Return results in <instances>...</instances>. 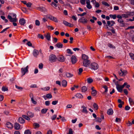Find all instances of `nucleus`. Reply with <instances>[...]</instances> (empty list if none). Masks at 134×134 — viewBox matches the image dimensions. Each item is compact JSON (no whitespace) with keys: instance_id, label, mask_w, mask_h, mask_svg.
Listing matches in <instances>:
<instances>
[{"instance_id":"obj_55","label":"nucleus","mask_w":134,"mask_h":134,"mask_svg":"<svg viewBox=\"0 0 134 134\" xmlns=\"http://www.w3.org/2000/svg\"><path fill=\"white\" fill-rule=\"evenodd\" d=\"M50 104V101H47L45 102V104L46 106L49 105Z\"/></svg>"},{"instance_id":"obj_61","label":"nucleus","mask_w":134,"mask_h":134,"mask_svg":"<svg viewBox=\"0 0 134 134\" xmlns=\"http://www.w3.org/2000/svg\"><path fill=\"white\" fill-rule=\"evenodd\" d=\"M4 98V96L2 95H0V101H1L3 100Z\"/></svg>"},{"instance_id":"obj_19","label":"nucleus","mask_w":134,"mask_h":134,"mask_svg":"<svg viewBox=\"0 0 134 134\" xmlns=\"http://www.w3.org/2000/svg\"><path fill=\"white\" fill-rule=\"evenodd\" d=\"M20 125L18 123L15 122L14 125V129L16 130H18L20 128Z\"/></svg>"},{"instance_id":"obj_40","label":"nucleus","mask_w":134,"mask_h":134,"mask_svg":"<svg viewBox=\"0 0 134 134\" xmlns=\"http://www.w3.org/2000/svg\"><path fill=\"white\" fill-rule=\"evenodd\" d=\"M46 96V97L48 98H52V95L49 93L47 94Z\"/></svg>"},{"instance_id":"obj_58","label":"nucleus","mask_w":134,"mask_h":134,"mask_svg":"<svg viewBox=\"0 0 134 134\" xmlns=\"http://www.w3.org/2000/svg\"><path fill=\"white\" fill-rule=\"evenodd\" d=\"M26 44L29 47H31L32 46V44L30 41H28L27 43Z\"/></svg>"},{"instance_id":"obj_41","label":"nucleus","mask_w":134,"mask_h":134,"mask_svg":"<svg viewBox=\"0 0 134 134\" xmlns=\"http://www.w3.org/2000/svg\"><path fill=\"white\" fill-rule=\"evenodd\" d=\"M35 24L36 26H39L40 24V23L38 20H35Z\"/></svg>"},{"instance_id":"obj_56","label":"nucleus","mask_w":134,"mask_h":134,"mask_svg":"<svg viewBox=\"0 0 134 134\" xmlns=\"http://www.w3.org/2000/svg\"><path fill=\"white\" fill-rule=\"evenodd\" d=\"M127 124L128 126H130L132 125V122H131L130 121H128L127 123Z\"/></svg>"},{"instance_id":"obj_59","label":"nucleus","mask_w":134,"mask_h":134,"mask_svg":"<svg viewBox=\"0 0 134 134\" xmlns=\"http://www.w3.org/2000/svg\"><path fill=\"white\" fill-rule=\"evenodd\" d=\"M86 12H84L81 14H78L79 16H82L85 15L86 14Z\"/></svg>"},{"instance_id":"obj_13","label":"nucleus","mask_w":134,"mask_h":134,"mask_svg":"<svg viewBox=\"0 0 134 134\" xmlns=\"http://www.w3.org/2000/svg\"><path fill=\"white\" fill-rule=\"evenodd\" d=\"M86 3L87 4L86 6L88 9H90L92 8V6L90 4V0H86Z\"/></svg>"},{"instance_id":"obj_43","label":"nucleus","mask_w":134,"mask_h":134,"mask_svg":"<svg viewBox=\"0 0 134 134\" xmlns=\"http://www.w3.org/2000/svg\"><path fill=\"white\" fill-rule=\"evenodd\" d=\"M102 4L107 7H109V5L107 2H102Z\"/></svg>"},{"instance_id":"obj_35","label":"nucleus","mask_w":134,"mask_h":134,"mask_svg":"<svg viewBox=\"0 0 134 134\" xmlns=\"http://www.w3.org/2000/svg\"><path fill=\"white\" fill-rule=\"evenodd\" d=\"M50 88L49 87H47L41 88V89L42 90L44 91H48L50 89Z\"/></svg>"},{"instance_id":"obj_36","label":"nucleus","mask_w":134,"mask_h":134,"mask_svg":"<svg viewBox=\"0 0 134 134\" xmlns=\"http://www.w3.org/2000/svg\"><path fill=\"white\" fill-rule=\"evenodd\" d=\"M92 18L93 19H91L90 20V21L91 22L93 23L94 22V20H96L97 19L96 17L93 16H92Z\"/></svg>"},{"instance_id":"obj_49","label":"nucleus","mask_w":134,"mask_h":134,"mask_svg":"<svg viewBox=\"0 0 134 134\" xmlns=\"http://www.w3.org/2000/svg\"><path fill=\"white\" fill-rule=\"evenodd\" d=\"M129 55L132 59H134V54L132 53H130L129 54Z\"/></svg>"},{"instance_id":"obj_32","label":"nucleus","mask_w":134,"mask_h":134,"mask_svg":"<svg viewBox=\"0 0 134 134\" xmlns=\"http://www.w3.org/2000/svg\"><path fill=\"white\" fill-rule=\"evenodd\" d=\"M93 106L96 110H97L98 108V105L96 103H94L93 105Z\"/></svg>"},{"instance_id":"obj_44","label":"nucleus","mask_w":134,"mask_h":134,"mask_svg":"<svg viewBox=\"0 0 134 134\" xmlns=\"http://www.w3.org/2000/svg\"><path fill=\"white\" fill-rule=\"evenodd\" d=\"M31 102L33 104L35 105H36L37 104V103L36 101L34 100V98L31 99Z\"/></svg>"},{"instance_id":"obj_52","label":"nucleus","mask_w":134,"mask_h":134,"mask_svg":"<svg viewBox=\"0 0 134 134\" xmlns=\"http://www.w3.org/2000/svg\"><path fill=\"white\" fill-rule=\"evenodd\" d=\"M129 16H132L134 15V12H131L129 13L128 14Z\"/></svg>"},{"instance_id":"obj_1","label":"nucleus","mask_w":134,"mask_h":134,"mask_svg":"<svg viewBox=\"0 0 134 134\" xmlns=\"http://www.w3.org/2000/svg\"><path fill=\"white\" fill-rule=\"evenodd\" d=\"M10 14L11 15H8V18L11 22H13V24L14 26H16L17 24L15 23L17 21L16 14L14 13H11Z\"/></svg>"},{"instance_id":"obj_10","label":"nucleus","mask_w":134,"mask_h":134,"mask_svg":"<svg viewBox=\"0 0 134 134\" xmlns=\"http://www.w3.org/2000/svg\"><path fill=\"white\" fill-rule=\"evenodd\" d=\"M39 52L38 50L36 49H34L33 50L32 52V54L33 56L36 58H37V56L39 54Z\"/></svg>"},{"instance_id":"obj_6","label":"nucleus","mask_w":134,"mask_h":134,"mask_svg":"<svg viewBox=\"0 0 134 134\" xmlns=\"http://www.w3.org/2000/svg\"><path fill=\"white\" fill-rule=\"evenodd\" d=\"M83 66L85 67H88L90 65L91 63L90 60L88 59L84 61H82Z\"/></svg>"},{"instance_id":"obj_33","label":"nucleus","mask_w":134,"mask_h":134,"mask_svg":"<svg viewBox=\"0 0 134 134\" xmlns=\"http://www.w3.org/2000/svg\"><path fill=\"white\" fill-rule=\"evenodd\" d=\"M107 45L108 47L110 48H111L112 49H115V47L111 43H108Z\"/></svg>"},{"instance_id":"obj_3","label":"nucleus","mask_w":134,"mask_h":134,"mask_svg":"<svg viewBox=\"0 0 134 134\" xmlns=\"http://www.w3.org/2000/svg\"><path fill=\"white\" fill-rule=\"evenodd\" d=\"M57 60V57L54 54H52L50 55L49 60L51 63H53L56 61Z\"/></svg>"},{"instance_id":"obj_28","label":"nucleus","mask_w":134,"mask_h":134,"mask_svg":"<svg viewBox=\"0 0 134 134\" xmlns=\"http://www.w3.org/2000/svg\"><path fill=\"white\" fill-rule=\"evenodd\" d=\"M19 122L21 124H23L25 122L24 119L22 118H19L18 119Z\"/></svg>"},{"instance_id":"obj_46","label":"nucleus","mask_w":134,"mask_h":134,"mask_svg":"<svg viewBox=\"0 0 134 134\" xmlns=\"http://www.w3.org/2000/svg\"><path fill=\"white\" fill-rule=\"evenodd\" d=\"M25 134H31L30 131L29 130H26L24 132Z\"/></svg>"},{"instance_id":"obj_42","label":"nucleus","mask_w":134,"mask_h":134,"mask_svg":"<svg viewBox=\"0 0 134 134\" xmlns=\"http://www.w3.org/2000/svg\"><path fill=\"white\" fill-rule=\"evenodd\" d=\"M122 18H127L129 17L128 14H122Z\"/></svg>"},{"instance_id":"obj_8","label":"nucleus","mask_w":134,"mask_h":134,"mask_svg":"<svg viewBox=\"0 0 134 134\" xmlns=\"http://www.w3.org/2000/svg\"><path fill=\"white\" fill-rule=\"evenodd\" d=\"M28 66H27L25 68H22L21 69V72L23 74V76L25 75L26 72L28 71Z\"/></svg>"},{"instance_id":"obj_18","label":"nucleus","mask_w":134,"mask_h":134,"mask_svg":"<svg viewBox=\"0 0 134 134\" xmlns=\"http://www.w3.org/2000/svg\"><path fill=\"white\" fill-rule=\"evenodd\" d=\"M44 37L48 41H50L51 40V35L49 33H48L44 35Z\"/></svg>"},{"instance_id":"obj_38","label":"nucleus","mask_w":134,"mask_h":134,"mask_svg":"<svg viewBox=\"0 0 134 134\" xmlns=\"http://www.w3.org/2000/svg\"><path fill=\"white\" fill-rule=\"evenodd\" d=\"M92 95L93 96H95L97 93V91L96 90H93L92 91Z\"/></svg>"},{"instance_id":"obj_4","label":"nucleus","mask_w":134,"mask_h":134,"mask_svg":"<svg viewBox=\"0 0 134 134\" xmlns=\"http://www.w3.org/2000/svg\"><path fill=\"white\" fill-rule=\"evenodd\" d=\"M90 68L94 70H96L98 68V64L95 63H92L90 65Z\"/></svg>"},{"instance_id":"obj_24","label":"nucleus","mask_w":134,"mask_h":134,"mask_svg":"<svg viewBox=\"0 0 134 134\" xmlns=\"http://www.w3.org/2000/svg\"><path fill=\"white\" fill-rule=\"evenodd\" d=\"M56 46L58 48H61L63 47V44L61 43H58L56 44Z\"/></svg>"},{"instance_id":"obj_60","label":"nucleus","mask_w":134,"mask_h":134,"mask_svg":"<svg viewBox=\"0 0 134 134\" xmlns=\"http://www.w3.org/2000/svg\"><path fill=\"white\" fill-rule=\"evenodd\" d=\"M32 4L31 3L29 2L26 4V5L28 7H31Z\"/></svg>"},{"instance_id":"obj_16","label":"nucleus","mask_w":134,"mask_h":134,"mask_svg":"<svg viewBox=\"0 0 134 134\" xmlns=\"http://www.w3.org/2000/svg\"><path fill=\"white\" fill-rule=\"evenodd\" d=\"M19 23L21 25H24L26 23L25 20L23 18L19 20Z\"/></svg>"},{"instance_id":"obj_31","label":"nucleus","mask_w":134,"mask_h":134,"mask_svg":"<svg viewBox=\"0 0 134 134\" xmlns=\"http://www.w3.org/2000/svg\"><path fill=\"white\" fill-rule=\"evenodd\" d=\"M22 117L23 118L28 121H30V118L27 115L26 116L25 115H22Z\"/></svg>"},{"instance_id":"obj_51","label":"nucleus","mask_w":134,"mask_h":134,"mask_svg":"<svg viewBox=\"0 0 134 134\" xmlns=\"http://www.w3.org/2000/svg\"><path fill=\"white\" fill-rule=\"evenodd\" d=\"M58 100L53 101L52 102V104L53 105H55L58 103Z\"/></svg>"},{"instance_id":"obj_62","label":"nucleus","mask_w":134,"mask_h":134,"mask_svg":"<svg viewBox=\"0 0 134 134\" xmlns=\"http://www.w3.org/2000/svg\"><path fill=\"white\" fill-rule=\"evenodd\" d=\"M116 17L119 19H122V15H118L116 16Z\"/></svg>"},{"instance_id":"obj_64","label":"nucleus","mask_w":134,"mask_h":134,"mask_svg":"<svg viewBox=\"0 0 134 134\" xmlns=\"http://www.w3.org/2000/svg\"><path fill=\"white\" fill-rule=\"evenodd\" d=\"M67 134H72V130L71 129H70L69 130V133Z\"/></svg>"},{"instance_id":"obj_39","label":"nucleus","mask_w":134,"mask_h":134,"mask_svg":"<svg viewBox=\"0 0 134 134\" xmlns=\"http://www.w3.org/2000/svg\"><path fill=\"white\" fill-rule=\"evenodd\" d=\"M109 16L111 18H112L114 19H115L116 17V16L115 14H110L109 15Z\"/></svg>"},{"instance_id":"obj_47","label":"nucleus","mask_w":134,"mask_h":134,"mask_svg":"<svg viewBox=\"0 0 134 134\" xmlns=\"http://www.w3.org/2000/svg\"><path fill=\"white\" fill-rule=\"evenodd\" d=\"M86 1L85 0H80V2L81 4L82 5H84L85 4V2Z\"/></svg>"},{"instance_id":"obj_7","label":"nucleus","mask_w":134,"mask_h":134,"mask_svg":"<svg viewBox=\"0 0 134 134\" xmlns=\"http://www.w3.org/2000/svg\"><path fill=\"white\" fill-rule=\"evenodd\" d=\"M79 21L80 23L84 24L87 23L88 22V20L84 17H82L79 20Z\"/></svg>"},{"instance_id":"obj_14","label":"nucleus","mask_w":134,"mask_h":134,"mask_svg":"<svg viewBox=\"0 0 134 134\" xmlns=\"http://www.w3.org/2000/svg\"><path fill=\"white\" fill-rule=\"evenodd\" d=\"M6 127L9 129H12L13 126V124L9 122H7L6 123Z\"/></svg>"},{"instance_id":"obj_25","label":"nucleus","mask_w":134,"mask_h":134,"mask_svg":"<svg viewBox=\"0 0 134 134\" xmlns=\"http://www.w3.org/2000/svg\"><path fill=\"white\" fill-rule=\"evenodd\" d=\"M113 113V111L112 109H110L108 110L107 111V113L108 115H111Z\"/></svg>"},{"instance_id":"obj_11","label":"nucleus","mask_w":134,"mask_h":134,"mask_svg":"<svg viewBox=\"0 0 134 134\" xmlns=\"http://www.w3.org/2000/svg\"><path fill=\"white\" fill-rule=\"evenodd\" d=\"M48 18L50 20H52L56 23H58V20L57 18L52 15H50L48 17Z\"/></svg>"},{"instance_id":"obj_26","label":"nucleus","mask_w":134,"mask_h":134,"mask_svg":"<svg viewBox=\"0 0 134 134\" xmlns=\"http://www.w3.org/2000/svg\"><path fill=\"white\" fill-rule=\"evenodd\" d=\"M62 84L63 87H65L67 86V82L66 80H64L62 82Z\"/></svg>"},{"instance_id":"obj_54","label":"nucleus","mask_w":134,"mask_h":134,"mask_svg":"<svg viewBox=\"0 0 134 134\" xmlns=\"http://www.w3.org/2000/svg\"><path fill=\"white\" fill-rule=\"evenodd\" d=\"M57 115H54L51 118V119L52 120H54L56 118Z\"/></svg>"},{"instance_id":"obj_15","label":"nucleus","mask_w":134,"mask_h":134,"mask_svg":"<svg viewBox=\"0 0 134 134\" xmlns=\"http://www.w3.org/2000/svg\"><path fill=\"white\" fill-rule=\"evenodd\" d=\"M63 23L65 25L67 26H69L70 27H72L73 26L72 24L70 23L65 20L63 21Z\"/></svg>"},{"instance_id":"obj_34","label":"nucleus","mask_w":134,"mask_h":134,"mask_svg":"<svg viewBox=\"0 0 134 134\" xmlns=\"http://www.w3.org/2000/svg\"><path fill=\"white\" fill-rule=\"evenodd\" d=\"M66 51V53L68 54H72L73 53V52L69 49H67Z\"/></svg>"},{"instance_id":"obj_12","label":"nucleus","mask_w":134,"mask_h":134,"mask_svg":"<svg viewBox=\"0 0 134 134\" xmlns=\"http://www.w3.org/2000/svg\"><path fill=\"white\" fill-rule=\"evenodd\" d=\"M81 58L82 61H84L89 59L88 56L85 54H82Z\"/></svg>"},{"instance_id":"obj_45","label":"nucleus","mask_w":134,"mask_h":134,"mask_svg":"<svg viewBox=\"0 0 134 134\" xmlns=\"http://www.w3.org/2000/svg\"><path fill=\"white\" fill-rule=\"evenodd\" d=\"M87 82L89 83H91L92 82L93 80L92 79L88 78L87 79Z\"/></svg>"},{"instance_id":"obj_20","label":"nucleus","mask_w":134,"mask_h":134,"mask_svg":"<svg viewBox=\"0 0 134 134\" xmlns=\"http://www.w3.org/2000/svg\"><path fill=\"white\" fill-rule=\"evenodd\" d=\"M27 115L30 118H32L34 116V113L31 111L27 112Z\"/></svg>"},{"instance_id":"obj_23","label":"nucleus","mask_w":134,"mask_h":134,"mask_svg":"<svg viewBox=\"0 0 134 134\" xmlns=\"http://www.w3.org/2000/svg\"><path fill=\"white\" fill-rule=\"evenodd\" d=\"M75 96L76 97L79 99L82 98H83V96L82 95L79 93L76 94L75 95Z\"/></svg>"},{"instance_id":"obj_27","label":"nucleus","mask_w":134,"mask_h":134,"mask_svg":"<svg viewBox=\"0 0 134 134\" xmlns=\"http://www.w3.org/2000/svg\"><path fill=\"white\" fill-rule=\"evenodd\" d=\"M129 101L130 105H134V101L132 98H129Z\"/></svg>"},{"instance_id":"obj_63","label":"nucleus","mask_w":134,"mask_h":134,"mask_svg":"<svg viewBox=\"0 0 134 134\" xmlns=\"http://www.w3.org/2000/svg\"><path fill=\"white\" fill-rule=\"evenodd\" d=\"M118 22L120 23H123L124 22V20L122 19H118Z\"/></svg>"},{"instance_id":"obj_21","label":"nucleus","mask_w":134,"mask_h":134,"mask_svg":"<svg viewBox=\"0 0 134 134\" xmlns=\"http://www.w3.org/2000/svg\"><path fill=\"white\" fill-rule=\"evenodd\" d=\"M82 108H83L82 111L83 113H85L86 114L88 113V111L87 110L86 107H85L84 106H83L82 107Z\"/></svg>"},{"instance_id":"obj_37","label":"nucleus","mask_w":134,"mask_h":134,"mask_svg":"<svg viewBox=\"0 0 134 134\" xmlns=\"http://www.w3.org/2000/svg\"><path fill=\"white\" fill-rule=\"evenodd\" d=\"M48 109L46 108H43L42 109L41 112L42 114H45L47 111Z\"/></svg>"},{"instance_id":"obj_5","label":"nucleus","mask_w":134,"mask_h":134,"mask_svg":"<svg viewBox=\"0 0 134 134\" xmlns=\"http://www.w3.org/2000/svg\"><path fill=\"white\" fill-rule=\"evenodd\" d=\"M127 73V71L126 70H122V69H121L120 71H119V74L121 76H125Z\"/></svg>"},{"instance_id":"obj_30","label":"nucleus","mask_w":134,"mask_h":134,"mask_svg":"<svg viewBox=\"0 0 134 134\" xmlns=\"http://www.w3.org/2000/svg\"><path fill=\"white\" fill-rule=\"evenodd\" d=\"M87 90V88L86 86H83L81 88V91L83 92H85Z\"/></svg>"},{"instance_id":"obj_29","label":"nucleus","mask_w":134,"mask_h":134,"mask_svg":"<svg viewBox=\"0 0 134 134\" xmlns=\"http://www.w3.org/2000/svg\"><path fill=\"white\" fill-rule=\"evenodd\" d=\"M2 90L3 92L7 91L8 90V87L6 86H3L2 87Z\"/></svg>"},{"instance_id":"obj_50","label":"nucleus","mask_w":134,"mask_h":134,"mask_svg":"<svg viewBox=\"0 0 134 134\" xmlns=\"http://www.w3.org/2000/svg\"><path fill=\"white\" fill-rule=\"evenodd\" d=\"M47 28L51 30H53L54 29V28L52 26H47Z\"/></svg>"},{"instance_id":"obj_17","label":"nucleus","mask_w":134,"mask_h":134,"mask_svg":"<svg viewBox=\"0 0 134 134\" xmlns=\"http://www.w3.org/2000/svg\"><path fill=\"white\" fill-rule=\"evenodd\" d=\"M57 59L59 61L61 62H63L64 60V58L63 56L62 55H60L57 58Z\"/></svg>"},{"instance_id":"obj_9","label":"nucleus","mask_w":134,"mask_h":134,"mask_svg":"<svg viewBox=\"0 0 134 134\" xmlns=\"http://www.w3.org/2000/svg\"><path fill=\"white\" fill-rule=\"evenodd\" d=\"M77 60V58L75 56L72 55L71 58V61L73 64H75Z\"/></svg>"},{"instance_id":"obj_2","label":"nucleus","mask_w":134,"mask_h":134,"mask_svg":"<svg viewBox=\"0 0 134 134\" xmlns=\"http://www.w3.org/2000/svg\"><path fill=\"white\" fill-rule=\"evenodd\" d=\"M127 83L126 82L122 85H120L118 84H116V88L118 91L120 92H122V89L124 87L127 85Z\"/></svg>"},{"instance_id":"obj_22","label":"nucleus","mask_w":134,"mask_h":134,"mask_svg":"<svg viewBox=\"0 0 134 134\" xmlns=\"http://www.w3.org/2000/svg\"><path fill=\"white\" fill-rule=\"evenodd\" d=\"M65 75L67 78H70L73 76V75L72 74L68 72L66 73Z\"/></svg>"},{"instance_id":"obj_48","label":"nucleus","mask_w":134,"mask_h":134,"mask_svg":"<svg viewBox=\"0 0 134 134\" xmlns=\"http://www.w3.org/2000/svg\"><path fill=\"white\" fill-rule=\"evenodd\" d=\"M83 71V69L82 68H80L79 69L78 74L79 75H80L81 73Z\"/></svg>"},{"instance_id":"obj_53","label":"nucleus","mask_w":134,"mask_h":134,"mask_svg":"<svg viewBox=\"0 0 134 134\" xmlns=\"http://www.w3.org/2000/svg\"><path fill=\"white\" fill-rule=\"evenodd\" d=\"M9 28V27H8L6 28L5 29H4L0 32V33H2L6 31Z\"/></svg>"},{"instance_id":"obj_57","label":"nucleus","mask_w":134,"mask_h":134,"mask_svg":"<svg viewBox=\"0 0 134 134\" xmlns=\"http://www.w3.org/2000/svg\"><path fill=\"white\" fill-rule=\"evenodd\" d=\"M43 65L42 63H40L39 65V68L40 69H42L43 68Z\"/></svg>"}]
</instances>
